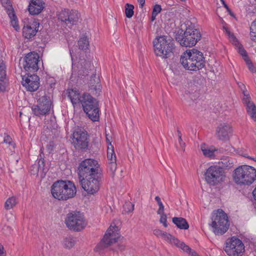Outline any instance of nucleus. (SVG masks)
Here are the masks:
<instances>
[{
    "instance_id": "51",
    "label": "nucleus",
    "mask_w": 256,
    "mask_h": 256,
    "mask_svg": "<svg viewBox=\"0 0 256 256\" xmlns=\"http://www.w3.org/2000/svg\"><path fill=\"white\" fill-rule=\"evenodd\" d=\"M190 250H182L184 252L188 253V254H190L192 256H198V254L194 250H192L190 247Z\"/></svg>"
},
{
    "instance_id": "26",
    "label": "nucleus",
    "mask_w": 256,
    "mask_h": 256,
    "mask_svg": "<svg viewBox=\"0 0 256 256\" xmlns=\"http://www.w3.org/2000/svg\"><path fill=\"white\" fill-rule=\"evenodd\" d=\"M66 94L74 106L81 103L82 96H80L79 91L76 89H69L67 90Z\"/></svg>"
},
{
    "instance_id": "48",
    "label": "nucleus",
    "mask_w": 256,
    "mask_h": 256,
    "mask_svg": "<svg viewBox=\"0 0 256 256\" xmlns=\"http://www.w3.org/2000/svg\"><path fill=\"white\" fill-rule=\"evenodd\" d=\"M161 10V6L159 4H156L153 8L152 13L158 15V14L160 12Z\"/></svg>"
},
{
    "instance_id": "19",
    "label": "nucleus",
    "mask_w": 256,
    "mask_h": 256,
    "mask_svg": "<svg viewBox=\"0 0 256 256\" xmlns=\"http://www.w3.org/2000/svg\"><path fill=\"white\" fill-rule=\"evenodd\" d=\"M27 76H24L22 78V84L30 92L36 90L40 86L39 77L34 74L27 73Z\"/></svg>"
},
{
    "instance_id": "15",
    "label": "nucleus",
    "mask_w": 256,
    "mask_h": 256,
    "mask_svg": "<svg viewBox=\"0 0 256 256\" xmlns=\"http://www.w3.org/2000/svg\"><path fill=\"white\" fill-rule=\"evenodd\" d=\"M40 56L38 53L30 52L24 58L22 64L24 70L27 73H34L38 70Z\"/></svg>"
},
{
    "instance_id": "50",
    "label": "nucleus",
    "mask_w": 256,
    "mask_h": 256,
    "mask_svg": "<svg viewBox=\"0 0 256 256\" xmlns=\"http://www.w3.org/2000/svg\"><path fill=\"white\" fill-rule=\"evenodd\" d=\"M158 204V205L159 208L158 209V210L157 211V214H162L163 213H164V206L162 202H159Z\"/></svg>"
},
{
    "instance_id": "37",
    "label": "nucleus",
    "mask_w": 256,
    "mask_h": 256,
    "mask_svg": "<svg viewBox=\"0 0 256 256\" xmlns=\"http://www.w3.org/2000/svg\"><path fill=\"white\" fill-rule=\"evenodd\" d=\"M44 160L43 158H40L39 159L38 162V166H33L34 169L32 170L33 172H32V174H36L38 172V171L40 170H44Z\"/></svg>"
},
{
    "instance_id": "64",
    "label": "nucleus",
    "mask_w": 256,
    "mask_h": 256,
    "mask_svg": "<svg viewBox=\"0 0 256 256\" xmlns=\"http://www.w3.org/2000/svg\"><path fill=\"white\" fill-rule=\"evenodd\" d=\"M124 248V246H120L119 248L120 250H122Z\"/></svg>"
},
{
    "instance_id": "25",
    "label": "nucleus",
    "mask_w": 256,
    "mask_h": 256,
    "mask_svg": "<svg viewBox=\"0 0 256 256\" xmlns=\"http://www.w3.org/2000/svg\"><path fill=\"white\" fill-rule=\"evenodd\" d=\"M226 34L229 36L232 42L236 46L238 49V53L242 55L244 60H246L248 58V56L247 54L246 50L242 48V45L239 43L236 38L234 37L232 34H231L228 28L226 27H224Z\"/></svg>"
},
{
    "instance_id": "40",
    "label": "nucleus",
    "mask_w": 256,
    "mask_h": 256,
    "mask_svg": "<svg viewBox=\"0 0 256 256\" xmlns=\"http://www.w3.org/2000/svg\"><path fill=\"white\" fill-rule=\"evenodd\" d=\"M116 162H108V168L109 172H110V175L112 177L114 176L115 172L116 170Z\"/></svg>"
},
{
    "instance_id": "30",
    "label": "nucleus",
    "mask_w": 256,
    "mask_h": 256,
    "mask_svg": "<svg viewBox=\"0 0 256 256\" xmlns=\"http://www.w3.org/2000/svg\"><path fill=\"white\" fill-rule=\"evenodd\" d=\"M76 241L74 237L68 236L64 238L62 240V246L67 249H70L76 244Z\"/></svg>"
},
{
    "instance_id": "13",
    "label": "nucleus",
    "mask_w": 256,
    "mask_h": 256,
    "mask_svg": "<svg viewBox=\"0 0 256 256\" xmlns=\"http://www.w3.org/2000/svg\"><path fill=\"white\" fill-rule=\"evenodd\" d=\"M224 250L228 256H240L244 252V246L240 240L232 236L226 240Z\"/></svg>"
},
{
    "instance_id": "35",
    "label": "nucleus",
    "mask_w": 256,
    "mask_h": 256,
    "mask_svg": "<svg viewBox=\"0 0 256 256\" xmlns=\"http://www.w3.org/2000/svg\"><path fill=\"white\" fill-rule=\"evenodd\" d=\"M78 46L79 48L82 50H88L90 46L88 38L85 36L80 38L78 41Z\"/></svg>"
},
{
    "instance_id": "16",
    "label": "nucleus",
    "mask_w": 256,
    "mask_h": 256,
    "mask_svg": "<svg viewBox=\"0 0 256 256\" xmlns=\"http://www.w3.org/2000/svg\"><path fill=\"white\" fill-rule=\"evenodd\" d=\"M57 16L60 20L66 25L76 24L80 16V13L76 10L64 9L58 12Z\"/></svg>"
},
{
    "instance_id": "45",
    "label": "nucleus",
    "mask_w": 256,
    "mask_h": 256,
    "mask_svg": "<svg viewBox=\"0 0 256 256\" xmlns=\"http://www.w3.org/2000/svg\"><path fill=\"white\" fill-rule=\"evenodd\" d=\"M160 223L162 224L166 228L168 226L167 224V216L164 213L162 214H160Z\"/></svg>"
},
{
    "instance_id": "3",
    "label": "nucleus",
    "mask_w": 256,
    "mask_h": 256,
    "mask_svg": "<svg viewBox=\"0 0 256 256\" xmlns=\"http://www.w3.org/2000/svg\"><path fill=\"white\" fill-rule=\"evenodd\" d=\"M234 182L240 186H249L256 178V170L252 166L242 165L236 168L232 174Z\"/></svg>"
},
{
    "instance_id": "17",
    "label": "nucleus",
    "mask_w": 256,
    "mask_h": 256,
    "mask_svg": "<svg viewBox=\"0 0 256 256\" xmlns=\"http://www.w3.org/2000/svg\"><path fill=\"white\" fill-rule=\"evenodd\" d=\"M23 22V36L28 39L34 37L38 31L39 22L35 20H30L28 18H24Z\"/></svg>"
},
{
    "instance_id": "23",
    "label": "nucleus",
    "mask_w": 256,
    "mask_h": 256,
    "mask_svg": "<svg viewBox=\"0 0 256 256\" xmlns=\"http://www.w3.org/2000/svg\"><path fill=\"white\" fill-rule=\"evenodd\" d=\"M242 102L246 106L248 114L250 116L251 118L256 120V106L254 103L251 100L250 96L243 98Z\"/></svg>"
},
{
    "instance_id": "43",
    "label": "nucleus",
    "mask_w": 256,
    "mask_h": 256,
    "mask_svg": "<svg viewBox=\"0 0 256 256\" xmlns=\"http://www.w3.org/2000/svg\"><path fill=\"white\" fill-rule=\"evenodd\" d=\"M238 85L242 92V94L244 96V98H246L250 96L248 92L247 91L245 85L243 83L241 82H238Z\"/></svg>"
},
{
    "instance_id": "56",
    "label": "nucleus",
    "mask_w": 256,
    "mask_h": 256,
    "mask_svg": "<svg viewBox=\"0 0 256 256\" xmlns=\"http://www.w3.org/2000/svg\"><path fill=\"white\" fill-rule=\"evenodd\" d=\"M178 142L181 147L183 148L185 144L184 142L182 141V137L178 138Z\"/></svg>"
},
{
    "instance_id": "57",
    "label": "nucleus",
    "mask_w": 256,
    "mask_h": 256,
    "mask_svg": "<svg viewBox=\"0 0 256 256\" xmlns=\"http://www.w3.org/2000/svg\"><path fill=\"white\" fill-rule=\"evenodd\" d=\"M138 2L139 3L140 6L142 8L144 4H145V0H137Z\"/></svg>"
},
{
    "instance_id": "32",
    "label": "nucleus",
    "mask_w": 256,
    "mask_h": 256,
    "mask_svg": "<svg viewBox=\"0 0 256 256\" xmlns=\"http://www.w3.org/2000/svg\"><path fill=\"white\" fill-rule=\"evenodd\" d=\"M91 63L88 61H84V66H82L78 74V77L80 78H82V76L85 77L88 76V70L90 68Z\"/></svg>"
},
{
    "instance_id": "18",
    "label": "nucleus",
    "mask_w": 256,
    "mask_h": 256,
    "mask_svg": "<svg viewBox=\"0 0 256 256\" xmlns=\"http://www.w3.org/2000/svg\"><path fill=\"white\" fill-rule=\"evenodd\" d=\"M232 134V128L228 123H221L216 128L215 136L220 140L226 142Z\"/></svg>"
},
{
    "instance_id": "46",
    "label": "nucleus",
    "mask_w": 256,
    "mask_h": 256,
    "mask_svg": "<svg viewBox=\"0 0 256 256\" xmlns=\"http://www.w3.org/2000/svg\"><path fill=\"white\" fill-rule=\"evenodd\" d=\"M4 142L8 144L9 145L12 146L13 148H14V144L13 143L12 141V138L10 136L8 135H6L4 137Z\"/></svg>"
},
{
    "instance_id": "10",
    "label": "nucleus",
    "mask_w": 256,
    "mask_h": 256,
    "mask_svg": "<svg viewBox=\"0 0 256 256\" xmlns=\"http://www.w3.org/2000/svg\"><path fill=\"white\" fill-rule=\"evenodd\" d=\"M212 220L211 226L214 228V232L216 234H224L229 228L228 217L222 210H217L216 216H212Z\"/></svg>"
},
{
    "instance_id": "39",
    "label": "nucleus",
    "mask_w": 256,
    "mask_h": 256,
    "mask_svg": "<svg viewBox=\"0 0 256 256\" xmlns=\"http://www.w3.org/2000/svg\"><path fill=\"white\" fill-rule=\"evenodd\" d=\"M32 110L33 114L36 116H40L46 115L44 110L40 107L38 104L36 105L33 106L32 107Z\"/></svg>"
},
{
    "instance_id": "29",
    "label": "nucleus",
    "mask_w": 256,
    "mask_h": 256,
    "mask_svg": "<svg viewBox=\"0 0 256 256\" xmlns=\"http://www.w3.org/2000/svg\"><path fill=\"white\" fill-rule=\"evenodd\" d=\"M172 222L180 229L187 230L189 228L188 222L184 218L174 217L172 218Z\"/></svg>"
},
{
    "instance_id": "41",
    "label": "nucleus",
    "mask_w": 256,
    "mask_h": 256,
    "mask_svg": "<svg viewBox=\"0 0 256 256\" xmlns=\"http://www.w3.org/2000/svg\"><path fill=\"white\" fill-rule=\"evenodd\" d=\"M124 208L126 212H130L134 210V204L130 202H126L124 206Z\"/></svg>"
},
{
    "instance_id": "52",
    "label": "nucleus",
    "mask_w": 256,
    "mask_h": 256,
    "mask_svg": "<svg viewBox=\"0 0 256 256\" xmlns=\"http://www.w3.org/2000/svg\"><path fill=\"white\" fill-rule=\"evenodd\" d=\"M46 148H47L48 150L49 151V152H50L52 150H53L54 148V142H50V143L47 144Z\"/></svg>"
},
{
    "instance_id": "60",
    "label": "nucleus",
    "mask_w": 256,
    "mask_h": 256,
    "mask_svg": "<svg viewBox=\"0 0 256 256\" xmlns=\"http://www.w3.org/2000/svg\"><path fill=\"white\" fill-rule=\"evenodd\" d=\"M252 194H253L254 200H256V188L253 190Z\"/></svg>"
},
{
    "instance_id": "1",
    "label": "nucleus",
    "mask_w": 256,
    "mask_h": 256,
    "mask_svg": "<svg viewBox=\"0 0 256 256\" xmlns=\"http://www.w3.org/2000/svg\"><path fill=\"white\" fill-rule=\"evenodd\" d=\"M180 62L184 68L190 70H198L205 66L203 54L196 49L186 50L181 56Z\"/></svg>"
},
{
    "instance_id": "63",
    "label": "nucleus",
    "mask_w": 256,
    "mask_h": 256,
    "mask_svg": "<svg viewBox=\"0 0 256 256\" xmlns=\"http://www.w3.org/2000/svg\"><path fill=\"white\" fill-rule=\"evenodd\" d=\"M178 138H180V136L182 137V134L179 130H178Z\"/></svg>"
},
{
    "instance_id": "38",
    "label": "nucleus",
    "mask_w": 256,
    "mask_h": 256,
    "mask_svg": "<svg viewBox=\"0 0 256 256\" xmlns=\"http://www.w3.org/2000/svg\"><path fill=\"white\" fill-rule=\"evenodd\" d=\"M125 14L128 18H131L134 14V6L130 4H126L125 6Z\"/></svg>"
},
{
    "instance_id": "47",
    "label": "nucleus",
    "mask_w": 256,
    "mask_h": 256,
    "mask_svg": "<svg viewBox=\"0 0 256 256\" xmlns=\"http://www.w3.org/2000/svg\"><path fill=\"white\" fill-rule=\"evenodd\" d=\"M252 30V26L251 25L250 27V40L254 42H256V32Z\"/></svg>"
},
{
    "instance_id": "55",
    "label": "nucleus",
    "mask_w": 256,
    "mask_h": 256,
    "mask_svg": "<svg viewBox=\"0 0 256 256\" xmlns=\"http://www.w3.org/2000/svg\"><path fill=\"white\" fill-rule=\"evenodd\" d=\"M220 2H222V4L224 6V7L228 11H230V9L228 8L227 4L226 3L225 1L224 0H220Z\"/></svg>"
},
{
    "instance_id": "59",
    "label": "nucleus",
    "mask_w": 256,
    "mask_h": 256,
    "mask_svg": "<svg viewBox=\"0 0 256 256\" xmlns=\"http://www.w3.org/2000/svg\"><path fill=\"white\" fill-rule=\"evenodd\" d=\"M155 200L157 202L158 204L159 202H162L161 200H160V198L158 196H156L155 197Z\"/></svg>"
},
{
    "instance_id": "21",
    "label": "nucleus",
    "mask_w": 256,
    "mask_h": 256,
    "mask_svg": "<svg viewBox=\"0 0 256 256\" xmlns=\"http://www.w3.org/2000/svg\"><path fill=\"white\" fill-rule=\"evenodd\" d=\"M162 238L167 242L170 243L172 244H174L178 248H179L182 250H190L189 246L186 245L184 242H180L174 236L166 232L163 234Z\"/></svg>"
},
{
    "instance_id": "6",
    "label": "nucleus",
    "mask_w": 256,
    "mask_h": 256,
    "mask_svg": "<svg viewBox=\"0 0 256 256\" xmlns=\"http://www.w3.org/2000/svg\"><path fill=\"white\" fill-rule=\"evenodd\" d=\"M98 162L94 159L88 158L82 160L78 167V178H86L102 174Z\"/></svg>"
},
{
    "instance_id": "34",
    "label": "nucleus",
    "mask_w": 256,
    "mask_h": 256,
    "mask_svg": "<svg viewBox=\"0 0 256 256\" xmlns=\"http://www.w3.org/2000/svg\"><path fill=\"white\" fill-rule=\"evenodd\" d=\"M219 164H221L222 166L230 168L233 166L234 162L232 158L228 156H224L220 159Z\"/></svg>"
},
{
    "instance_id": "5",
    "label": "nucleus",
    "mask_w": 256,
    "mask_h": 256,
    "mask_svg": "<svg viewBox=\"0 0 256 256\" xmlns=\"http://www.w3.org/2000/svg\"><path fill=\"white\" fill-rule=\"evenodd\" d=\"M84 112L92 121H98L100 118L98 101L90 94L84 93L81 103Z\"/></svg>"
},
{
    "instance_id": "22",
    "label": "nucleus",
    "mask_w": 256,
    "mask_h": 256,
    "mask_svg": "<svg viewBox=\"0 0 256 256\" xmlns=\"http://www.w3.org/2000/svg\"><path fill=\"white\" fill-rule=\"evenodd\" d=\"M89 90L93 94H99L101 90V84L98 76L94 74L90 77L89 82Z\"/></svg>"
},
{
    "instance_id": "54",
    "label": "nucleus",
    "mask_w": 256,
    "mask_h": 256,
    "mask_svg": "<svg viewBox=\"0 0 256 256\" xmlns=\"http://www.w3.org/2000/svg\"><path fill=\"white\" fill-rule=\"evenodd\" d=\"M0 256H6V253L2 245L0 244Z\"/></svg>"
},
{
    "instance_id": "58",
    "label": "nucleus",
    "mask_w": 256,
    "mask_h": 256,
    "mask_svg": "<svg viewBox=\"0 0 256 256\" xmlns=\"http://www.w3.org/2000/svg\"><path fill=\"white\" fill-rule=\"evenodd\" d=\"M252 30L256 32V20L252 23Z\"/></svg>"
},
{
    "instance_id": "62",
    "label": "nucleus",
    "mask_w": 256,
    "mask_h": 256,
    "mask_svg": "<svg viewBox=\"0 0 256 256\" xmlns=\"http://www.w3.org/2000/svg\"><path fill=\"white\" fill-rule=\"evenodd\" d=\"M76 74V72L74 71V70H73L72 74V76L70 78V79H72L74 77H75Z\"/></svg>"
},
{
    "instance_id": "9",
    "label": "nucleus",
    "mask_w": 256,
    "mask_h": 256,
    "mask_svg": "<svg viewBox=\"0 0 256 256\" xmlns=\"http://www.w3.org/2000/svg\"><path fill=\"white\" fill-rule=\"evenodd\" d=\"M205 180L210 186H214L224 181L225 172L223 169L218 166H212L206 170Z\"/></svg>"
},
{
    "instance_id": "7",
    "label": "nucleus",
    "mask_w": 256,
    "mask_h": 256,
    "mask_svg": "<svg viewBox=\"0 0 256 256\" xmlns=\"http://www.w3.org/2000/svg\"><path fill=\"white\" fill-rule=\"evenodd\" d=\"M201 36L199 30L194 26H190L186 27L183 36H179L176 38L182 46L188 47L194 46Z\"/></svg>"
},
{
    "instance_id": "28",
    "label": "nucleus",
    "mask_w": 256,
    "mask_h": 256,
    "mask_svg": "<svg viewBox=\"0 0 256 256\" xmlns=\"http://www.w3.org/2000/svg\"><path fill=\"white\" fill-rule=\"evenodd\" d=\"M200 148L204 155L208 158H214V152L217 150L214 146H208L205 144H202L200 146Z\"/></svg>"
},
{
    "instance_id": "36",
    "label": "nucleus",
    "mask_w": 256,
    "mask_h": 256,
    "mask_svg": "<svg viewBox=\"0 0 256 256\" xmlns=\"http://www.w3.org/2000/svg\"><path fill=\"white\" fill-rule=\"evenodd\" d=\"M107 158L108 162L116 161V156L114 154L112 146H111V147L108 146Z\"/></svg>"
},
{
    "instance_id": "49",
    "label": "nucleus",
    "mask_w": 256,
    "mask_h": 256,
    "mask_svg": "<svg viewBox=\"0 0 256 256\" xmlns=\"http://www.w3.org/2000/svg\"><path fill=\"white\" fill-rule=\"evenodd\" d=\"M164 232H163L162 230H161L159 229L154 230V232H153V233L155 236H156L158 237L161 236L162 238V237L163 234H164Z\"/></svg>"
},
{
    "instance_id": "14",
    "label": "nucleus",
    "mask_w": 256,
    "mask_h": 256,
    "mask_svg": "<svg viewBox=\"0 0 256 256\" xmlns=\"http://www.w3.org/2000/svg\"><path fill=\"white\" fill-rule=\"evenodd\" d=\"M88 136L87 132L82 128H76L73 133L72 144L78 150H86L88 145Z\"/></svg>"
},
{
    "instance_id": "61",
    "label": "nucleus",
    "mask_w": 256,
    "mask_h": 256,
    "mask_svg": "<svg viewBox=\"0 0 256 256\" xmlns=\"http://www.w3.org/2000/svg\"><path fill=\"white\" fill-rule=\"evenodd\" d=\"M156 16H157V14L152 13V18H151L152 21H154L156 19Z\"/></svg>"
},
{
    "instance_id": "12",
    "label": "nucleus",
    "mask_w": 256,
    "mask_h": 256,
    "mask_svg": "<svg viewBox=\"0 0 256 256\" xmlns=\"http://www.w3.org/2000/svg\"><path fill=\"white\" fill-rule=\"evenodd\" d=\"M118 226L111 224L107 230L102 239L96 246L95 248L96 250H101L116 243L118 238Z\"/></svg>"
},
{
    "instance_id": "53",
    "label": "nucleus",
    "mask_w": 256,
    "mask_h": 256,
    "mask_svg": "<svg viewBox=\"0 0 256 256\" xmlns=\"http://www.w3.org/2000/svg\"><path fill=\"white\" fill-rule=\"evenodd\" d=\"M106 141L108 146L111 147L112 142V138L110 136H108V134H106Z\"/></svg>"
},
{
    "instance_id": "42",
    "label": "nucleus",
    "mask_w": 256,
    "mask_h": 256,
    "mask_svg": "<svg viewBox=\"0 0 256 256\" xmlns=\"http://www.w3.org/2000/svg\"><path fill=\"white\" fill-rule=\"evenodd\" d=\"M10 19L11 25L16 30H20V27L18 24L17 18L16 14H14V16H9Z\"/></svg>"
},
{
    "instance_id": "20",
    "label": "nucleus",
    "mask_w": 256,
    "mask_h": 256,
    "mask_svg": "<svg viewBox=\"0 0 256 256\" xmlns=\"http://www.w3.org/2000/svg\"><path fill=\"white\" fill-rule=\"evenodd\" d=\"M46 5L43 0H31L28 5V10L31 15H38L43 11Z\"/></svg>"
},
{
    "instance_id": "8",
    "label": "nucleus",
    "mask_w": 256,
    "mask_h": 256,
    "mask_svg": "<svg viewBox=\"0 0 256 256\" xmlns=\"http://www.w3.org/2000/svg\"><path fill=\"white\" fill-rule=\"evenodd\" d=\"M65 224L70 230L79 232L86 226L87 222L82 214L74 211L67 214Z\"/></svg>"
},
{
    "instance_id": "2",
    "label": "nucleus",
    "mask_w": 256,
    "mask_h": 256,
    "mask_svg": "<svg viewBox=\"0 0 256 256\" xmlns=\"http://www.w3.org/2000/svg\"><path fill=\"white\" fill-rule=\"evenodd\" d=\"M76 190L74 184L70 180H58L51 186V193L54 198L58 200H67L73 198Z\"/></svg>"
},
{
    "instance_id": "44",
    "label": "nucleus",
    "mask_w": 256,
    "mask_h": 256,
    "mask_svg": "<svg viewBox=\"0 0 256 256\" xmlns=\"http://www.w3.org/2000/svg\"><path fill=\"white\" fill-rule=\"evenodd\" d=\"M249 70L252 73H254L256 72V68L253 65L252 62L250 60V59L248 58L246 59V60H244Z\"/></svg>"
},
{
    "instance_id": "31",
    "label": "nucleus",
    "mask_w": 256,
    "mask_h": 256,
    "mask_svg": "<svg viewBox=\"0 0 256 256\" xmlns=\"http://www.w3.org/2000/svg\"><path fill=\"white\" fill-rule=\"evenodd\" d=\"M2 6L5 8L8 16H14V12L10 0H0Z\"/></svg>"
},
{
    "instance_id": "11",
    "label": "nucleus",
    "mask_w": 256,
    "mask_h": 256,
    "mask_svg": "<svg viewBox=\"0 0 256 256\" xmlns=\"http://www.w3.org/2000/svg\"><path fill=\"white\" fill-rule=\"evenodd\" d=\"M102 174L79 178L82 188L90 194H96L100 190Z\"/></svg>"
},
{
    "instance_id": "33",
    "label": "nucleus",
    "mask_w": 256,
    "mask_h": 256,
    "mask_svg": "<svg viewBox=\"0 0 256 256\" xmlns=\"http://www.w3.org/2000/svg\"><path fill=\"white\" fill-rule=\"evenodd\" d=\"M17 203V200L15 196L10 197L6 200L4 208L6 210L12 209L16 205Z\"/></svg>"
},
{
    "instance_id": "27",
    "label": "nucleus",
    "mask_w": 256,
    "mask_h": 256,
    "mask_svg": "<svg viewBox=\"0 0 256 256\" xmlns=\"http://www.w3.org/2000/svg\"><path fill=\"white\" fill-rule=\"evenodd\" d=\"M40 107L44 110L46 114L50 110L52 106V102L50 97L45 94L40 98L38 100Z\"/></svg>"
},
{
    "instance_id": "4",
    "label": "nucleus",
    "mask_w": 256,
    "mask_h": 256,
    "mask_svg": "<svg viewBox=\"0 0 256 256\" xmlns=\"http://www.w3.org/2000/svg\"><path fill=\"white\" fill-rule=\"evenodd\" d=\"M153 44L156 56L166 58L172 55L174 46L172 40L170 36H158L153 41Z\"/></svg>"
},
{
    "instance_id": "24",
    "label": "nucleus",
    "mask_w": 256,
    "mask_h": 256,
    "mask_svg": "<svg viewBox=\"0 0 256 256\" xmlns=\"http://www.w3.org/2000/svg\"><path fill=\"white\" fill-rule=\"evenodd\" d=\"M8 83L6 66L3 60H0V90L4 92Z\"/></svg>"
}]
</instances>
